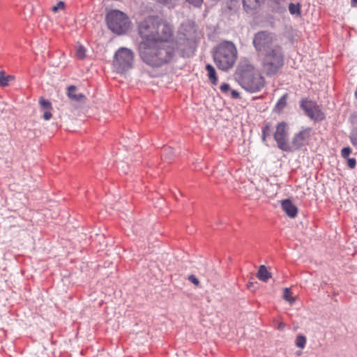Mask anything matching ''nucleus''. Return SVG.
Listing matches in <instances>:
<instances>
[{
  "label": "nucleus",
  "instance_id": "f257e3e1",
  "mask_svg": "<svg viewBox=\"0 0 357 357\" xmlns=\"http://www.w3.org/2000/svg\"><path fill=\"white\" fill-rule=\"evenodd\" d=\"M138 33L142 39L138 45L140 58L147 65L160 67L171 62L176 56V50L185 54L188 41L183 40L185 47L171 39L172 27L158 17H149L138 26Z\"/></svg>",
  "mask_w": 357,
  "mask_h": 357
},
{
  "label": "nucleus",
  "instance_id": "f03ea898",
  "mask_svg": "<svg viewBox=\"0 0 357 357\" xmlns=\"http://www.w3.org/2000/svg\"><path fill=\"white\" fill-rule=\"evenodd\" d=\"M236 79L247 91L254 93L264 86V79L248 61H241L237 68Z\"/></svg>",
  "mask_w": 357,
  "mask_h": 357
},
{
  "label": "nucleus",
  "instance_id": "7ed1b4c3",
  "mask_svg": "<svg viewBox=\"0 0 357 357\" xmlns=\"http://www.w3.org/2000/svg\"><path fill=\"white\" fill-rule=\"evenodd\" d=\"M237 59V50L230 41H224L219 44L213 52V60L217 67L222 70L232 68Z\"/></svg>",
  "mask_w": 357,
  "mask_h": 357
},
{
  "label": "nucleus",
  "instance_id": "20e7f679",
  "mask_svg": "<svg viewBox=\"0 0 357 357\" xmlns=\"http://www.w3.org/2000/svg\"><path fill=\"white\" fill-rule=\"evenodd\" d=\"M261 55L263 56L262 70L267 75L276 74L283 66V54L279 45H274L271 50Z\"/></svg>",
  "mask_w": 357,
  "mask_h": 357
},
{
  "label": "nucleus",
  "instance_id": "39448f33",
  "mask_svg": "<svg viewBox=\"0 0 357 357\" xmlns=\"http://www.w3.org/2000/svg\"><path fill=\"white\" fill-rule=\"evenodd\" d=\"M109 29L117 34L126 32L130 28L128 17L121 11L114 10L109 12L106 17Z\"/></svg>",
  "mask_w": 357,
  "mask_h": 357
},
{
  "label": "nucleus",
  "instance_id": "423d86ee",
  "mask_svg": "<svg viewBox=\"0 0 357 357\" xmlns=\"http://www.w3.org/2000/svg\"><path fill=\"white\" fill-rule=\"evenodd\" d=\"M276 36L267 31L257 32L253 38V45L255 48L261 54L268 52L271 48L276 45L275 42Z\"/></svg>",
  "mask_w": 357,
  "mask_h": 357
},
{
  "label": "nucleus",
  "instance_id": "0eeeda50",
  "mask_svg": "<svg viewBox=\"0 0 357 357\" xmlns=\"http://www.w3.org/2000/svg\"><path fill=\"white\" fill-rule=\"evenodd\" d=\"M132 52L128 48L121 47L114 55L113 66L118 73H122L132 68Z\"/></svg>",
  "mask_w": 357,
  "mask_h": 357
},
{
  "label": "nucleus",
  "instance_id": "6e6552de",
  "mask_svg": "<svg viewBox=\"0 0 357 357\" xmlns=\"http://www.w3.org/2000/svg\"><path fill=\"white\" fill-rule=\"evenodd\" d=\"M274 139L280 149L284 151H291V147L288 143V128L286 123L280 122L278 124L274 133Z\"/></svg>",
  "mask_w": 357,
  "mask_h": 357
},
{
  "label": "nucleus",
  "instance_id": "1a4fd4ad",
  "mask_svg": "<svg viewBox=\"0 0 357 357\" xmlns=\"http://www.w3.org/2000/svg\"><path fill=\"white\" fill-rule=\"evenodd\" d=\"M301 107L306 114L312 119L321 121L324 118V113L315 102L310 100H303Z\"/></svg>",
  "mask_w": 357,
  "mask_h": 357
},
{
  "label": "nucleus",
  "instance_id": "9d476101",
  "mask_svg": "<svg viewBox=\"0 0 357 357\" xmlns=\"http://www.w3.org/2000/svg\"><path fill=\"white\" fill-rule=\"evenodd\" d=\"M312 135V128H306L296 133L292 139V144L296 149L308 144Z\"/></svg>",
  "mask_w": 357,
  "mask_h": 357
},
{
  "label": "nucleus",
  "instance_id": "9b49d317",
  "mask_svg": "<svg viewBox=\"0 0 357 357\" xmlns=\"http://www.w3.org/2000/svg\"><path fill=\"white\" fill-rule=\"evenodd\" d=\"M67 96L68 98L76 102H84L86 97L83 93H77V89L75 86H70L67 89Z\"/></svg>",
  "mask_w": 357,
  "mask_h": 357
},
{
  "label": "nucleus",
  "instance_id": "f8f14e48",
  "mask_svg": "<svg viewBox=\"0 0 357 357\" xmlns=\"http://www.w3.org/2000/svg\"><path fill=\"white\" fill-rule=\"evenodd\" d=\"M39 104L41 108V110L43 112V119L46 121L50 120L52 118V109L51 102L41 97L39 100Z\"/></svg>",
  "mask_w": 357,
  "mask_h": 357
},
{
  "label": "nucleus",
  "instance_id": "ddd939ff",
  "mask_svg": "<svg viewBox=\"0 0 357 357\" xmlns=\"http://www.w3.org/2000/svg\"><path fill=\"white\" fill-rule=\"evenodd\" d=\"M282 208L289 217L293 218L296 216L298 209L289 199H285L282 202Z\"/></svg>",
  "mask_w": 357,
  "mask_h": 357
},
{
  "label": "nucleus",
  "instance_id": "4468645a",
  "mask_svg": "<svg viewBox=\"0 0 357 357\" xmlns=\"http://www.w3.org/2000/svg\"><path fill=\"white\" fill-rule=\"evenodd\" d=\"M264 0H243V5L248 13H252L260 7Z\"/></svg>",
  "mask_w": 357,
  "mask_h": 357
},
{
  "label": "nucleus",
  "instance_id": "2eb2a0df",
  "mask_svg": "<svg viewBox=\"0 0 357 357\" xmlns=\"http://www.w3.org/2000/svg\"><path fill=\"white\" fill-rule=\"evenodd\" d=\"M257 277L263 282H267L271 278V273L268 271L267 268L264 265H261L259 267Z\"/></svg>",
  "mask_w": 357,
  "mask_h": 357
},
{
  "label": "nucleus",
  "instance_id": "dca6fc26",
  "mask_svg": "<svg viewBox=\"0 0 357 357\" xmlns=\"http://www.w3.org/2000/svg\"><path fill=\"white\" fill-rule=\"evenodd\" d=\"M206 69L208 72V76L211 83L213 84H216L218 79L216 77L215 68L211 65L208 64L206 66Z\"/></svg>",
  "mask_w": 357,
  "mask_h": 357
},
{
  "label": "nucleus",
  "instance_id": "f3484780",
  "mask_svg": "<svg viewBox=\"0 0 357 357\" xmlns=\"http://www.w3.org/2000/svg\"><path fill=\"white\" fill-rule=\"evenodd\" d=\"M307 342V339L305 336L302 334H298L296 335L295 340V344L297 347L300 349H304Z\"/></svg>",
  "mask_w": 357,
  "mask_h": 357
},
{
  "label": "nucleus",
  "instance_id": "a211bd4d",
  "mask_svg": "<svg viewBox=\"0 0 357 357\" xmlns=\"http://www.w3.org/2000/svg\"><path fill=\"white\" fill-rule=\"evenodd\" d=\"M282 298L285 301H288L291 305H292L295 301V298L291 296V292L290 289L287 287L284 289Z\"/></svg>",
  "mask_w": 357,
  "mask_h": 357
},
{
  "label": "nucleus",
  "instance_id": "6ab92c4d",
  "mask_svg": "<svg viewBox=\"0 0 357 357\" xmlns=\"http://www.w3.org/2000/svg\"><path fill=\"white\" fill-rule=\"evenodd\" d=\"M289 10L291 15H301V6L299 3L294 4L293 3H290L289 4Z\"/></svg>",
  "mask_w": 357,
  "mask_h": 357
},
{
  "label": "nucleus",
  "instance_id": "aec40b11",
  "mask_svg": "<svg viewBox=\"0 0 357 357\" xmlns=\"http://www.w3.org/2000/svg\"><path fill=\"white\" fill-rule=\"evenodd\" d=\"M271 133V128L270 123H266L262 128V141L266 143V137H270Z\"/></svg>",
  "mask_w": 357,
  "mask_h": 357
},
{
  "label": "nucleus",
  "instance_id": "412c9836",
  "mask_svg": "<svg viewBox=\"0 0 357 357\" xmlns=\"http://www.w3.org/2000/svg\"><path fill=\"white\" fill-rule=\"evenodd\" d=\"M76 56L79 59H84L86 56V49L81 45L76 46Z\"/></svg>",
  "mask_w": 357,
  "mask_h": 357
},
{
  "label": "nucleus",
  "instance_id": "4be33fe9",
  "mask_svg": "<svg viewBox=\"0 0 357 357\" xmlns=\"http://www.w3.org/2000/svg\"><path fill=\"white\" fill-rule=\"evenodd\" d=\"M287 95H284L277 102L275 105V109L278 112H280L287 105Z\"/></svg>",
  "mask_w": 357,
  "mask_h": 357
},
{
  "label": "nucleus",
  "instance_id": "5701e85b",
  "mask_svg": "<svg viewBox=\"0 0 357 357\" xmlns=\"http://www.w3.org/2000/svg\"><path fill=\"white\" fill-rule=\"evenodd\" d=\"M13 78L10 75L5 76L3 71L0 72V85L1 86H6L8 85V82L12 80Z\"/></svg>",
  "mask_w": 357,
  "mask_h": 357
},
{
  "label": "nucleus",
  "instance_id": "b1692460",
  "mask_svg": "<svg viewBox=\"0 0 357 357\" xmlns=\"http://www.w3.org/2000/svg\"><path fill=\"white\" fill-rule=\"evenodd\" d=\"M65 8V3L63 1H59L56 5L52 8V10L54 13H57L59 10H63Z\"/></svg>",
  "mask_w": 357,
  "mask_h": 357
},
{
  "label": "nucleus",
  "instance_id": "393cba45",
  "mask_svg": "<svg viewBox=\"0 0 357 357\" xmlns=\"http://www.w3.org/2000/svg\"><path fill=\"white\" fill-rule=\"evenodd\" d=\"M161 3H163L169 8H173L176 4L178 0H157Z\"/></svg>",
  "mask_w": 357,
  "mask_h": 357
},
{
  "label": "nucleus",
  "instance_id": "a878e982",
  "mask_svg": "<svg viewBox=\"0 0 357 357\" xmlns=\"http://www.w3.org/2000/svg\"><path fill=\"white\" fill-rule=\"evenodd\" d=\"M350 140L354 146L357 145V128L354 129L350 135Z\"/></svg>",
  "mask_w": 357,
  "mask_h": 357
},
{
  "label": "nucleus",
  "instance_id": "bb28decb",
  "mask_svg": "<svg viewBox=\"0 0 357 357\" xmlns=\"http://www.w3.org/2000/svg\"><path fill=\"white\" fill-rule=\"evenodd\" d=\"M351 152V149L349 147H344L341 151V155L344 158H348Z\"/></svg>",
  "mask_w": 357,
  "mask_h": 357
},
{
  "label": "nucleus",
  "instance_id": "cd10ccee",
  "mask_svg": "<svg viewBox=\"0 0 357 357\" xmlns=\"http://www.w3.org/2000/svg\"><path fill=\"white\" fill-rule=\"evenodd\" d=\"M347 165L351 168L354 169L356 165V160L355 158H347Z\"/></svg>",
  "mask_w": 357,
  "mask_h": 357
},
{
  "label": "nucleus",
  "instance_id": "c85d7f7f",
  "mask_svg": "<svg viewBox=\"0 0 357 357\" xmlns=\"http://www.w3.org/2000/svg\"><path fill=\"white\" fill-rule=\"evenodd\" d=\"M188 280L196 286L199 285V280L194 275H190L188 277Z\"/></svg>",
  "mask_w": 357,
  "mask_h": 357
},
{
  "label": "nucleus",
  "instance_id": "c756f323",
  "mask_svg": "<svg viewBox=\"0 0 357 357\" xmlns=\"http://www.w3.org/2000/svg\"><path fill=\"white\" fill-rule=\"evenodd\" d=\"M189 3L194 5L195 6L199 7L203 0H186Z\"/></svg>",
  "mask_w": 357,
  "mask_h": 357
},
{
  "label": "nucleus",
  "instance_id": "7c9ffc66",
  "mask_svg": "<svg viewBox=\"0 0 357 357\" xmlns=\"http://www.w3.org/2000/svg\"><path fill=\"white\" fill-rule=\"evenodd\" d=\"M230 89L229 85L228 84H223L220 86V90L224 92L227 93Z\"/></svg>",
  "mask_w": 357,
  "mask_h": 357
},
{
  "label": "nucleus",
  "instance_id": "2f4dec72",
  "mask_svg": "<svg viewBox=\"0 0 357 357\" xmlns=\"http://www.w3.org/2000/svg\"><path fill=\"white\" fill-rule=\"evenodd\" d=\"M285 328V324L283 322H280L278 325V329L280 331H283Z\"/></svg>",
  "mask_w": 357,
  "mask_h": 357
},
{
  "label": "nucleus",
  "instance_id": "473e14b6",
  "mask_svg": "<svg viewBox=\"0 0 357 357\" xmlns=\"http://www.w3.org/2000/svg\"><path fill=\"white\" fill-rule=\"evenodd\" d=\"M231 96L232 98H237L239 97V93L236 91L232 90Z\"/></svg>",
  "mask_w": 357,
  "mask_h": 357
},
{
  "label": "nucleus",
  "instance_id": "72a5a7b5",
  "mask_svg": "<svg viewBox=\"0 0 357 357\" xmlns=\"http://www.w3.org/2000/svg\"><path fill=\"white\" fill-rule=\"evenodd\" d=\"M352 6H357V0H351Z\"/></svg>",
  "mask_w": 357,
  "mask_h": 357
},
{
  "label": "nucleus",
  "instance_id": "f704fd0d",
  "mask_svg": "<svg viewBox=\"0 0 357 357\" xmlns=\"http://www.w3.org/2000/svg\"><path fill=\"white\" fill-rule=\"evenodd\" d=\"M301 351L297 352V355H298V356H300V355H301Z\"/></svg>",
  "mask_w": 357,
  "mask_h": 357
}]
</instances>
